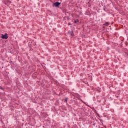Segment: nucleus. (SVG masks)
Returning a JSON list of instances; mask_svg holds the SVG:
<instances>
[{
  "label": "nucleus",
  "instance_id": "obj_1",
  "mask_svg": "<svg viewBox=\"0 0 128 128\" xmlns=\"http://www.w3.org/2000/svg\"><path fill=\"white\" fill-rule=\"evenodd\" d=\"M8 38V34H2V38H4L5 40H6L7 38Z\"/></svg>",
  "mask_w": 128,
  "mask_h": 128
},
{
  "label": "nucleus",
  "instance_id": "obj_2",
  "mask_svg": "<svg viewBox=\"0 0 128 128\" xmlns=\"http://www.w3.org/2000/svg\"><path fill=\"white\" fill-rule=\"evenodd\" d=\"M60 3L58 2H56L54 4V6H56V8H58V6H60Z\"/></svg>",
  "mask_w": 128,
  "mask_h": 128
},
{
  "label": "nucleus",
  "instance_id": "obj_3",
  "mask_svg": "<svg viewBox=\"0 0 128 128\" xmlns=\"http://www.w3.org/2000/svg\"><path fill=\"white\" fill-rule=\"evenodd\" d=\"M6 2H7V4H10L12 2L10 1L9 0H6Z\"/></svg>",
  "mask_w": 128,
  "mask_h": 128
},
{
  "label": "nucleus",
  "instance_id": "obj_4",
  "mask_svg": "<svg viewBox=\"0 0 128 128\" xmlns=\"http://www.w3.org/2000/svg\"><path fill=\"white\" fill-rule=\"evenodd\" d=\"M108 24H110L108 22H106L104 24V26H108Z\"/></svg>",
  "mask_w": 128,
  "mask_h": 128
},
{
  "label": "nucleus",
  "instance_id": "obj_5",
  "mask_svg": "<svg viewBox=\"0 0 128 128\" xmlns=\"http://www.w3.org/2000/svg\"><path fill=\"white\" fill-rule=\"evenodd\" d=\"M70 35L72 36H74V32H72L70 34Z\"/></svg>",
  "mask_w": 128,
  "mask_h": 128
},
{
  "label": "nucleus",
  "instance_id": "obj_6",
  "mask_svg": "<svg viewBox=\"0 0 128 128\" xmlns=\"http://www.w3.org/2000/svg\"><path fill=\"white\" fill-rule=\"evenodd\" d=\"M0 90H4V88L2 86H0Z\"/></svg>",
  "mask_w": 128,
  "mask_h": 128
},
{
  "label": "nucleus",
  "instance_id": "obj_7",
  "mask_svg": "<svg viewBox=\"0 0 128 128\" xmlns=\"http://www.w3.org/2000/svg\"><path fill=\"white\" fill-rule=\"evenodd\" d=\"M64 102H68V100L66 99H65Z\"/></svg>",
  "mask_w": 128,
  "mask_h": 128
}]
</instances>
